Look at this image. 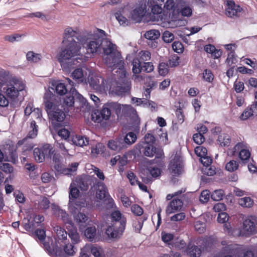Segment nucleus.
I'll list each match as a JSON object with an SVG mask.
<instances>
[{"label": "nucleus", "mask_w": 257, "mask_h": 257, "mask_svg": "<svg viewBox=\"0 0 257 257\" xmlns=\"http://www.w3.org/2000/svg\"><path fill=\"white\" fill-rule=\"evenodd\" d=\"M79 33L69 27L65 30L62 42L66 47L60 52L58 61L65 70L73 68L72 65H80L86 61V57L80 55L81 47L75 39L79 40Z\"/></svg>", "instance_id": "1"}, {"label": "nucleus", "mask_w": 257, "mask_h": 257, "mask_svg": "<svg viewBox=\"0 0 257 257\" xmlns=\"http://www.w3.org/2000/svg\"><path fill=\"white\" fill-rule=\"evenodd\" d=\"M45 110L48 114L49 118L52 123L55 124H60L66 117L68 111L59 108V106L50 100L45 102Z\"/></svg>", "instance_id": "9"}, {"label": "nucleus", "mask_w": 257, "mask_h": 257, "mask_svg": "<svg viewBox=\"0 0 257 257\" xmlns=\"http://www.w3.org/2000/svg\"><path fill=\"white\" fill-rule=\"evenodd\" d=\"M60 245L63 247L64 250L66 255L68 256L73 255L75 252L74 246L72 244L69 243V241L66 243L64 242L63 244H60Z\"/></svg>", "instance_id": "46"}, {"label": "nucleus", "mask_w": 257, "mask_h": 257, "mask_svg": "<svg viewBox=\"0 0 257 257\" xmlns=\"http://www.w3.org/2000/svg\"><path fill=\"white\" fill-rule=\"evenodd\" d=\"M68 231V234L73 244L77 243L80 241L79 234L76 229L73 228L69 230Z\"/></svg>", "instance_id": "39"}, {"label": "nucleus", "mask_w": 257, "mask_h": 257, "mask_svg": "<svg viewBox=\"0 0 257 257\" xmlns=\"http://www.w3.org/2000/svg\"><path fill=\"white\" fill-rule=\"evenodd\" d=\"M85 236L90 241L95 240L96 236V229L95 226H90L86 228L84 232Z\"/></svg>", "instance_id": "32"}, {"label": "nucleus", "mask_w": 257, "mask_h": 257, "mask_svg": "<svg viewBox=\"0 0 257 257\" xmlns=\"http://www.w3.org/2000/svg\"><path fill=\"white\" fill-rule=\"evenodd\" d=\"M123 9H120L115 13L114 16L120 25L123 26H128L130 24V22L129 20L122 15V13L123 12Z\"/></svg>", "instance_id": "30"}, {"label": "nucleus", "mask_w": 257, "mask_h": 257, "mask_svg": "<svg viewBox=\"0 0 257 257\" xmlns=\"http://www.w3.org/2000/svg\"><path fill=\"white\" fill-rule=\"evenodd\" d=\"M173 50L178 53H181L183 51L184 47L182 44L179 41H175L172 45Z\"/></svg>", "instance_id": "59"}, {"label": "nucleus", "mask_w": 257, "mask_h": 257, "mask_svg": "<svg viewBox=\"0 0 257 257\" xmlns=\"http://www.w3.org/2000/svg\"><path fill=\"white\" fill-rule=\"evenodd\" d=\"M142 62L138 58H135L132 61V71L134 74H139L141 73L143 70Z\"/></svg>", "instance_id": "36"}, {"label": "nucleus", "mask_w": 257, "mask_h": 257, "mask_svg": "<svg viewBox=\"0 0 257 257\" xmlns=\"http://www.w3.org/2000/svg\"><path fill=\"white\" fill-rule=\"evenodd\" d=\"M73 218L75 222L79 226L80 229H82L81 226H82L84 223H85L88 219L87 216L81 212H78L77 213L74 214Z\"/></svg>", "instance_id": "28"}, {"label": "nucleus", "mask_w": 257, "mask_h": 257, "mask_svg": "<svg viewBox=\"0 0 257 257\" xmlns=\"http://www.w3.org/2000/svg\"><path fill=\"white\" fill-rule=\"evenodd\" d=\"M137 138V136L134 132L128 133L124 138L122 139L124 143V148L127 147L126 145H130L134 143Z\"/></svg>", "instance_id": "38"}, {"label": "nucleus", "mask_w": 257, "mask_h": 257, "mask_svg": "<svg viewBox=\"0 0 257 257\" xmlns=\"http://www.w3.org/2000/svg\"><path fill=\"white\" fill-rule=\"evenodd\" d=\"M146 12V6H140L136 7L130 14L131 19L135 23H140Z\"/></svg>", "instance_id": "16"}, {"label": "nucleus", "mask_w": 257, "mask_h": 257, "mask_svg": "<svg viewBox=\"0 0 257 257\" xmlns=\"http://www.w3.org/2000/svg\"><path fill=\"white\" fill-rule=\"evenodd\" d=\"M163 40L166 43H171L174 39V35L168 31H165L163 34Z\"/></svg>", "instance_id": "58"}, {"label": "nucleus", "mask_w": 257, "mask_h": 257, "mask_svg": "<svg viewBox=\"0 0 257 257\" xmlns=\"http://www.w3.org/2000/svg\"><path fill=\"white\" fill-rule=\"evenodd\" d=\"M79 194V191L76 187H73L72 185L70 186L69 198L76 199Z\"/></svg>", "instance_id": "56"}, {"label": "nucleus", "mask_w": 257, "mask_h": 257, "mask_svg": "<svg viewBox=\"0 0 257 257\" xmlns=\"http://www.w3.org/2000/svg\"><path fill=\"white\" fill-rule=\"evenodd\" d=\"M141 154L145 156L152 157L155 156V158L152 161L153 164H156L161 166L162 164V159L164 158L163 150L159 147L154 145H148L146 143H139L136 147Z\"/></svg>", "instance_id": "7"}, {"label": "nucleus", "mask_w": 257, "mask_h": 257, "mask_svg": "<svg viewBox=\"0 0 257 257\" xmlns=\"http://www.w3.org/2000/svg\"><path fill=\"white\" fill-rule=\"evenodd\" d=\"M73 143L76 146L83 147L88 144L89 139L80 135L76 136L75 138H73Z\"/></svg>", "instance_id": "37"}, {"label": "nucleus", "mask_w": 257, "mask_h": 257, "mask_svg": "<svg viewBox=\"0 0 257 257\" xmlns=\"http://www.w3.org/2000/svg\"><path fill=\"white\" fill-rule=\"evenodd\" d=\"M238 204L243 207H250L253 204V201L249 197H245L238 200Z\"/></svg>", "instance_id": "42"}, {"label": "nucleus", "mask_w": 257, "mask_h": 257, "mask_svg": "<svg viewBox=\"0 0 257 257\" xmlns=\"http://www.w3.org/2000/svg\"><path fill=\"white\" fill-rule=\"evenodd\" d=\"M105 35V32L97 29L93 33L87 34L82 43L83 47L86 49V54L94 56L101 52V48Z\"/></svg>", "instance_id": "4"}, {"label": "nucleus", "mask_w": 257, "mask_h": 257, "mask_svg": "<svg viewBox=\"0 0 257 257\" xmlns=\"http://www.w3.org/2000/svg\"><path fill=\"white\" fill-rule=\"evenodd\" d=\"M58 135L62 139H64V141H66V140L69 137L70 132L68 130L63 128L58 131Z\"/></svg>", "instance_id": "62"}, {"label": "nucleus", "mask_w": 257, "mask_h": 257, "mask_svg": "<svg viewBox=\"0 0 257 257\" xmlns=\"http://www.w3.org/2000/svg\"><path fill=\"white\" fill-rule=\"evenodd\" d=\"M169 65L168 63L161 62L158 65V72L161 76H165L169 72Z\"/></svg>", "instance_id": "44"}, {"label": "nucleus", "mask_w": 257, "mask_h": 257, "mask_svg": "<svg viewBox=\"0 0 257 257\" xmlns=\"http://www.w3.org/2000/svg\"><path fill=\"white\" fill-rule=\"evenodd\" d=\"M182 193V191H178L173 194H169L167 195L166 200H171L166 209V212L167 214L175 213L182 208L183 205L182 200L180 199L175 198Z\"/></svg>", "instance_id": "11"}, {"label": "nucleus", "mask_w": 257, "mask_h": 257, "mask_svg": "<svg viewBox=\"0 0 257 257\" xmlns=\"http://www.w3.org/2000/svg\"><path fill=\"white\" fill-rule=\"evenodd\" d=\"M187 252L190 256L199 257L201 254V250L198 246L189 245L187 247Z\"/></svg>", "instance_id": "31"}, {"label": "nucleus", "mask_w": 257, "mask_h": 257, "mask_svg": "<svg viewBox=\"0 0 257 257\" xmlns=\"http://www.w3.org/2000/svg\"><path fill=\"white\" fill-rule=\"evenodd\" d=\"M227 8H226V15L230 18H238L242 9L238 5H236L234 1L232 0H227L226 3Z\"/></svg>", "instance_id": "13"}, {"label": "nucleus", "mask_w": 257, "mask_h": 257, "mask_svg": "<svg viewBox=\"0 0 257 257\" xmlns=\"http://www.w3.org/2000/svg\"><path fill=\"white\" fill-rule=\"evenodd\" d=\"M177 117V123L181 124L184 120V115L183 110L181 108H177L175 111Z\"/></svg>", "instance_id": "57"}, {"label": "nucleus", "mask_w": 257, "mask_h": 257, "mask_svg": "<svg viewBox=\"0 0 257 257\" xmlns=\"http://www.w3.org/2000/svg\"><path fill=\"white\" fill-rule=\"evenodd\" d=\"M236 62V60L235 57V52L234 51H231L228 54L226 62L229 65H231L232 64H235Z\"/></svg>", "instance_id": "63"}, {"label": "nucleus", "mask_w": 257, "mask_h": 257, "mask_svg": "<svg viewBox=\"0 0 257 257\" xmlns=\"http://www.w3.org/2000/svg\"><path fill=\"white\" fill-rule=\"evenodd\" d=\"M155 138L153 135L150 133H147L144 137V141L140 142L139 143H146L148 145H154L155 143Z\"/></svg>", "instance_id": "51"}, {"label": "nucleus", "mask_w": 257, "mask_h": 257, "mask_svg": "<svg viewBox=\"0 0 257 257\" xmlns=\"http://www.w3.org/2000/svg\"><path fill=\"white\" fill-rule=\"evenodd\" d=\"M180 57L177 55L171 56L168 60V65L170 67H175L179 64Z\"/></svg>", "instance_id": "50"}, {"label": "nucleus", "mask_w": 257, "mask_h": 257, "mask_svg": "<svg viewBox=\"0 0 257 257\" xmlns=\"http://www.w3.org/2000/svg\"><path fill=\"white\" fill-rule=\"evenodd\" d=\"M101 78L96 75L91 74L88 77V82L90 87L95 89L100 88V79Z\"/></svg>", "instance_id": "27"}, {"label": "nucleus", "mask_w": 257, "mask_h": 257, "mask_svg": "<svg viewBox=\"0 0 257 257\" xmlns=\"http://www.w3.org/2000/svg\"><path fill=\"white\" fill-rule=\"evenodd\" d=\"M67 78H66V82L68 83L67 85H65L64 83L62 82H59L56 84L55 87V91L57 94L60 95H63L67 94V93L69 92L68 90H70L71 86L67 80Z\"/></svg>", "instance_id": "25"}, {"label": "nucleus", "mask_w": 257, "mask_h": 257, "mask_svg": "<svg viewBox=\"0 0 257 257\" xmlns=\"http://www.w3.org/2000/svg\"><path fill=\"white\" fill-rule=\"evenodd\" d=\"M255 217L250 216L245 219L243 222V229L248 233H253L255 232V226L254 220Z\"/></svg>", "instance_id": "21"}, {"label": "nucleus", "mask_w": 257, "mask_h": 257, "mask_svg": "<svg viewBox=\"0 0 257 257\" xmlns=\"http://www.w3.org/2000/svg\"><path fill=\"white\" fill-rule=\"evenodd\" d=\"M55 150L53 147L48 144L43 145L42 146L36 148L33 151L34 158L36 162L42 163L44 161L45 159H51L53 157L55 158Z\"/></svg>", "instance_id": "10"}, {"label": "nucleus", "mask_w": 257, "mask_h": 257, "mask_svg": "<svg viewBox=\"0 0 257 257\" xmlns=\"http://www.w3.org/2000/svg\"><path fill=\"white\" fill-rule=\"evenodd\" d=\"M238 162L234 160H230L225 165V169L230 172H233L236 171L238 169Z\"/></svg>", "instance_id": "41"}, {"label": "nucleus", "mask_w": 257, "mask_h": 257, "mask_svg": "<svg viewBox=\"0 0 257 257\" xmlns=\"http://www.w3.org/2000/svg\"><path fill=\"white\" fill-rule=\"evenodd\" d=\"M50 201L46 197H42L39 201L38 207L40 209L46 210L50 207Z\"/></svg>", "instance_id": "47"}, {"label": "nucleus", "mask_w": 257, "mask_h": 257, "mask_svg": "<svg viewBox=\"0 0 257 257\" xmlns=\"http://www.w3.org/2000/svg\"><path fill=\"white\" fill-rule=\"evenodd\" d=\"M217 142L221 147H228L231 143V138L227 134H221L219 135Z\"/></svg>", "instance_id": "29"}, {"label": "nucleus", "mask_w": 257, "mask_h": 257, "mask_svg": "<svg viewBox=\"0 0 257 257\" xmlns=\"http://www.w3.org/2000/svg\"><path fill=\"white\" fill-rule=\"evenodd\" d=\"M107 147L112 150L119 151L124 148V143L121 138L111 140L108 142Z\"/></svg>", "instance_id": "20"}, {"label": "nucleus", "mask_w": 257, "mask_h": 257, "mask_svg": "<svg viewBox=\"0 0 257 257\" xmlns=\"http://www.w3.org/2000/svg\"><path fill=\"white\" fill-rule=\"evenodd\" d=\"M164 3V0H148V5L153 14L158 15L162 12Z\"/></svg>", "instance_id": "18"}, {"label": "nucleus", "mask_w": 257, "mask_h": 257, "mask_svg": "<svg viewBox=\"0 0 257 257\" xmlns=\"http://www.w3.org/2000/svg\"><path fill=\"white\" fill-rule=\"evenodd\" d=\"M203 77L206 81L211 82L214 79V75L211 70L206 69L203 71Z\"/></svg>", "instance_id": "55"}, {"label": "nucleus", "mask_w": 257, "mask_h": 257, "mask_svg": "<svg viewBox=\"0 0 257 257\" xmlns=\"http://www.w3.org/2000/svg\"><path fill=\"white\" fill-rule=\"evenodd\" d=\"M110 216L111 225L107 227L105 232L109 238L118 239L124 231L126 219L118 210L112 212Z\"/></svg>", "instance_id": "5"}, {"label": "nucleus", "mask_w": 257, "mask_h": 257, "mask_svg": "<svg viewBox=\"0 0 257 257\" xmlns=\"http://www.w3.org/2000/svg\"><path fill=\"white\" fill-rule=\"evenodd\" d=\"M157 165L158 167H150L148 168L151 175L154 178H157L161 175V170L160 167L163 166V162L162 161V164L161 166H159L158 164Z\"/></svg>", "instance_id": "49"}, {"label": "nucleus", "mask_w": 257, "mask_h": 257, "mask_svg": "<svg viewBox=\"0 0 257 257\" xmlns=\"http://www.w3.org/2000/svg\"><path fill=\"white\" fill-rule=\"evenodd\" d=\"M35 234L41 241H43L45 239L46 231L44 229H37L35 231Z\"/></svg>", "instance_id": "64"}, {"label": "nucleus", "mask_w": 257, "mask_h": 257, "mask_svg": "<svg viewBox=\"0 0 257 257\" xmlns=\"http://www.w3.org/2000/svg\"><path fill=\"white\" fill-rule=\"evenodd\" d=\"M224 191L222 189H218L214 191L211 194V198L214 201L222 200L224 196Z\"/></svg>", "instance_id": "45"}, {"label": "nucleus", "mask_w": 257, "mask_h": 257, "mask_svg": "<svg viewBox=\"0 0 257 257\" xmlns=\"http://www.w3.org/2000/svg\"><path fill=\"white\" fill-rule=\"evenodd\" d=\"M160 36V33L158 30H151L147 31L144 36L145 37L151 40H155L157 39Z\"/></svg>", "instance_id": "40"}, {"label": "nucleus", "mask_w": 257, "mask_h": 257, "mask_svg": "<svg viewBox=\"0 0 257 257\" xmlns=\"http://www.w3.org/2000/svg\"><path fill=\"white\" fill-rule=\"evenodd\" d=\"M25 87L23 82L16 77L12 78L3 88V92L7 97L12 101L15 100L19 95L20 91Z\"/></svg>", "instance_id": "8"}, {"label": "nucleus", "mask_w": 257, "mask_h": 257, "mask_svg": "<svg viewBox=\"0 0 257 257\" xmlns=\"http://www.w3.org/2000/svg\"><path fill=\"white\" fill-rule=\"evenodd\" d=\"M194 227L197 232L202 233L206 230V224L200 221H197L195 223Z\"/></svg>", "instance_id": "53"}, {"label": "nucleus", "mask_w": 257, "mask_h": 257, "mask_svg": "<svg viewBox=\"0 0 257 257\" xmlns=\"http://www.w3.org/2000/svg\"><path fill=\"white\" fill-rule=\"evenodd\" d=\"M71 77L75 80L77 83H83L86 82V78L84 76L83 71L81 68L75 69L71 74Z\"/></svg>", "instance_id": "23"}, {"label": "nucleus", "mask_w": 257, "mask_h": 257, "mask_svg": "<svg viewBox=\"0 0 257 257\" xmlns=\"http://www.w3.org/2000/svg\"><path fill=\"white\" fill-rule=\"evenodd\" d=\"M52 208L55 209L56 214L63 220L64 223H68L70 224H72V221L69 217V214L64 210L60 209L58 206H56L54 204H52Z\"/></svg>", "instance_id": "19"}, {"label": "nucleus", "mask_w": 257, "mask_h": 257, "mask_svg": "<svg viewBox=\"0 0 257 257\" xmlns=\"http://www.w3.org/2000/svg\"><path fill=\"white\" fill-rule=\"evenodd\" d=\"M211 196L210 193L208 190H205L201 192L200 197L199 200L201 203H207Z\"/></svg>", "instance_id": "52"}, {"label": "nucleus", "mask_w": 257, "mask_h": 257, "mask_svg": "<svg viewBox=\"0 0 257 257\" xmlns=\"http://www.w3.org/2000/svg\"><path fill=\"white\" fill-rule=\"evenodd\" d=\"M28 138H25L20 140L17 144V147L23 146L22 150L23 152L31 151L34 147V144L32 142H29Z\"/></svg>", "instance_id": "26"}, {"label": "nucleus", "mask_w": 257, "mask_h": 257, "mask_svg": "<svg viewBox=\"0 0 257 257\" xmlns=\"http://www.w3.org/2000/svg\"><path fill=\"white\" fill-rule=\"evenodd\" d=\"M105 149V147L102 144L98 143L91 149V154L94 156L102 154Z\"/></svg>", "instance_id": "48"}, {"label": "nucleus", "mask_w": 257, "mask_h": 257, "mask_svg": "<svg viewBox=\"0 0 257 257\" xmlns=\"http://www.w3.org/2000/svg\"><path fill=\"white\" fill-rule=\"evenodd\" d=\"M27 60L31 63H37L42 59V55L33 51H29L26 55Z\"/></svg>", "instance_id": "35"}, {"label": "nucleus", "mask_w": 257, "mask_h": 257, "mask_svg": "<svg viewBox=\"0 0 257 257\" xmlns=\"http://www.w3.org/2000/svg\"><path fill=\"white\" fill-rule=\"evenodd\" d=\"M31 130L29 131L26 138L30 139L35 138L38 135V125L35 120H32L30 123Z\"/></svg>", "instance_id": "33"}, {"label": "nucleus", "mask_w": 257, "mask_h": 257, "mask_svg": "<svg viewBox=\"0 0 257 257\" xmlns=\"http://www.w3.org/2000/svg\"><path fill=\"white\" fill-rule=\"evenodd\" d=\"M194 151L196 155L200 158L207 155L206 148L203 146L196 147L194 149Z\"/></svg>", "instance_id": "54"}, {"label": "nucleus", "mask_w": 257, "mask_h": 257, "mask_svg": "<svg viewBox=\"0 0 257 257\" xmlns=\"http://www.w3.org/2000/svg\"><path fill=\"white\" fill-rule=\"evenodd\" d=\"M132 212L137 216H141L143 213V208L138 204H134L131 207Z\"/></svg>", "instance_id": "61"}, {"label": "nucleus", "mask_w": 257, "mask_h": 257, "mask_svg": "<svg viewBox=\"0 0 257 257\" xmlns=\"http://www.w3.org/2000/svg\"><path fill=\"white\" fill-rule=\"evenodd\" d=\"M56 234L58 238V242L60 244L61 243L68 242L69 240L67 239V232L65 230L60 226H57L56 229Z\"/></svg>", "instance_id": "24"}, {"label": "nucleus", "mask_w": 257, "mask_h": 257, "mask_svg": "<svg viewBox=\"0 0 257 257\" xmlns=\"http://www.w3.org/2000/svg\"><path fill=\"white\" fill-rule=\"evenodd\" d=\"M67 80L71 87L69 92L67 93L63 99L61 107H63L65 111L68 112L74 108H76L77 110L80 109L81 110L82 108L86 106L87 101L74 88V82L70 78H67Z\"/></svg>", "instance_id": "3"}, {"label": "nucleus", "mask_w": 257, "mask_h": 257, "mask_svg": "<svg viewBox=\"0 0 257 257\" xmlns=\"http://www.w3.org/2000/svg\"><path fill=\"white\" fill-rule=\"evenodd\" d=\"M257 116V101H254L244 109L239 116L241 120H246Z\"/></svg>", "instance_id": "14"}, {"label": "nucleus", "mask_w": 257, "mask_h": 257, "mask_svg": "<svg viewBox=\"0 0 257 257\" xmlns=\"http://www.w3.org/2000/svg\"><path fill=\"white\" fill-rule=\"evenodd\" d=\"M169 169L170 172L175 175H179L181 173V164L179 159L175 157L171 161L169 165Z\"/></svg>", "instance_id": "22"}, {"label": "nucleus", "mask_w": 257, "mask_h": 257, "mask_svg": "<svg viewBox=\"0 0 257 257\" xmlns=\"http://www.w3.org/2000/svg\"><path fill=\"white\" fill-rule=\"evenodd\" d=\"M222 252L228 254L224 257H240L242 249L236 244H228L222 248Z\"/></svg>", "instance_id": "15"}, {"label": "nucleus", "mask_w": 257, "mask_h": 257, "mask_svg": "<svg viewBox=\"0 0 257 257\" xmlns=\"http://www.w3.org/2000/svg\"><path fill=\"white\" fill-rule=\"evenodd\" d=\"M102 50L104 55L106 56L104 61L107 66L112 69L116 68L121 70L123 69L124 63L123 60L120 59V54L117 50L116 45L112 44L106 38L105 35L101 48V51Z\"/></svg>", "instance_id": "2"}, {"label": "nucleus", "mask_w": 257, "mask_h": 257, "mask_svg": "<svg viewBox=\"0 0 257 257\" xmlns=\"http://www.w3.org/2000/svg\"><path fill=\"white\" fill-rule=\"evenodd\" d=\"M193 140L196 144L201 145L205 141V138L202 134L196 133L193 136Z\"/></svg>", "instance_id": "60"}, {"label": "nucleus", "mask_w": 257, "mask_h": 257, "mask_svg": "<svg viewBox=\"0 0 257 257\" xmlns=\"http://www.w3.org/2000/svg\"><path fill=\"white\" fill-rule=\"evenodd\" d=\"M137 58L142 63L146 62V61L151 59V54L148 51H141L139 53L138 57Z\"/></svg>", "instance_id": "43"}, {"label": "nucleus", "mask_w": 257, "mask_h": 257, "mask_svg": "<svg viewBox=\"0 0 257 257\" xmlns=\"http://www.w3.org/2000/svg\"><path fill=\"white\" fill-rule=\"evenodd\" d=\"M228 220V215L226 212L219 213L217 217L218 222L220 223H225V224L223 225V226L228 232H229V230L230 228V224H228L227 223H226Z\"/></svg>", "instance_id": "34"}, {"label": "nucleus", "mask_w": 257, "mask_h": 257, "mask_svg": "<svg viewBox=\"0 0 257 257\" xmlns=\"http://www.w3.org/2000/svg\"><path fill=\"white\" fill-rule=\"evenodd\" d=\"M121 109V104L117 102H108L103 105L100 110H97L92 114V120L95 122L101 123L109 119L112 111L118 115L120 113Z\"/></svg>", "instance_id": "6"}, {"label": "nucleus", "mask_w": 257, "mask_h": 257, "mask_svg": "<svg viewBox=\"0 0 257 257\" xmlns=\"http://www.w3.org/2000/svg\"><path fill=\"white\" fill-rule=\"evenodd\" d=\"M96 196L98 199H107L109 196L107 188L103 182L98 181L96 184Z\"/></svg>", "instance_id": "17"}, {"label": "nucleus", "mask_w": 257, "mask_h": 257, "mask_svg": "<svg viewBox=\"0 0 257 257\" xmlns=\"http://www.w3.org/2000/svg\"><path fill=\"white\" fill-rule=\"evenodd\" d=\"M246 145L243 142H239L235 145L233 148L232 156L238 154L240 159L243 161H248L250 156V153L248 150L246 149Z\"/></svg>", "instance_id": "12"}]
</instances>
